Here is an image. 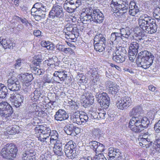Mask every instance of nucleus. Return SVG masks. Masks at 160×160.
<instances>
[{
  "label": "nucleus",
  "instance_id": "nucleus-33",
  "mask_svg": "<svg viewBox=\"0 0 160 160\" xmlns=\"http://www.w3.org/2000/svg\"><path fill=\"white\" fill-rule=\"evenodd\" d=\"M119 33L120 34V38L123 37L127 38H128L131 34L128 28L121 29L120 30V32Z\"/></svg>",
  "mask_w": 160,
  "mask_h": 160
},
{
  "label": "nucleus",
  "instance_id": "nucleus-11",
  "mask_svg": "<svg viewBox=\"0 0 160 160\" xmlns=\"http://www.w3.org/2000/svg\"><path fill=\"white\" fill-rule=\"evenodd\" d=\"M46 10L44 8L37 9L36 8H32L31 9V14L36 21H39L45 17Z\"/></svg>",
  "mask_w": 160,
  "mask_h": 160
},
{
  "label": "nucleus",
  "instance_id": "nucleus-4",
  "mask_svg": "<svg viewBox=\"0 0 160 160\" xmlns=\"http://www.w3.org/2000/svg\"><path fill=\"white\" fill-rule=\"evenodd\" d=\"M87 9V11L89 10V11L83 17V21H86L87 22L93 21L96 23L99 24L103 22L104 16L99 9L92 5Z\"/></svg>",
  "mask_w": 160,
  "mask_h": 160
},
{
  "label": "nucleus",
  "instance_id": "nucleus-43",
  "mask_svg": "<svg viewBox=\"0 0 160 160\" xmlns=\"http://www.w3.org/2000/svg\"><path fill=\"white\" fill-rule=\"evenodd\" d=\"M18 81V80L17 78L14 76L12 77L7 80V86L8 87L11 86L12 84Z\"/></svg>",
  "mask_w": 160,
  "mask_h": 160
},
{
  "label": "nucleus",
  "instance_id": "nucleus-3",
  "mask_svg": "<svg viewBox=\"0 0 160 160\" xmlns=\"http://www.w3.org/2000/svg\"><path fill=\"white\" fill-rule=\"evenodd\" d=\"M149 123V121L147 117L139 115L130 120L129 127L132 131L140 132L147 128Z\"/></svg>",
  "mask_w": 160,
  "mask_h": 160
},
{
  "label": "nucleus",
  "instance_id": "nucleus-61",
  "mask_svg": "<svg viewBox=\"0 0 160 160\" xmlns=\"http://www.w3.org/2000/svg\"><path fill=\"white\" fill-rule=\"evenodd\" d=\"M98 113H96L95 112H92L91 114V118L92 119H98Z\"/></svg>",
  "mask_w": 160,
  "mask_h": 160
},
{
  "label": "nucleus",
  "instance_id": "nucleus-57",
  "mask_svg": "<svg viewBox=\"0 0 160 160\" xmlns=\"http://www.w3.org/2000/svg\"><path fill=\"white\" fill-rule=\"evenodd\" d=\"M98 119H104L105 118L106 113L104 112H100L98 113Z\"/></svg>",
  "mask_w": 160,
  "mask_h": 160
},
{
  "label": "nucleus",
  "instance_id": "nucleus-35",
  "mask_svg": "<svg viewBox=\"0 0 160 160\" xmlns=\"http://www.w3.org/2000/svg\"><path fill=\"white\" fill-rule=\"evenodd\" d=\"M138 51H135V49H129L128 51V54L129 60L133 61L135 59L138 53Z\"/></svg>",
  "mask_w": 160,
  "mask_h": 160
},
{
  "label": "nucleus",
  "instance_id": "nucleus-39",
  "mask_svg": "<svg viewBox=\"0 0 160 160\" xmlns=\"http://www.w3.org/2000/svg\"><path fill=\"white\" fill-rule=\"evenodd\" d=\"M24 100V97L23 96L20 95L19 97L17 100H15L13 102V104L16 108L19 107L21 105Z\"/></svg>",
  "mask_w": 160,
  "mask_h": 160
},
{
  "label": "nucleus",
  "instance_id": "nucleus-55",
  "mask_svg": "<svg viewBox=\"0 0 160 160\" xmlns=\"http://www.w3.org/2000/svg\"><path fill=\"white\" fill-rule=\"evenodd\" d=\"M154 128L155 131L157 132H160V120L158 121L157 123L155 124Z\"/></svg>",
  "mask_w": 160,
  "mask_h": 160
},
{
  "label": "nucleus",
  "instance_id": "nucleus-23",
  "mask_svg": "<svg viewBox=\"0 0 160 160\" xmlns=\"http://www.w3.org/2000/svg\"><path fill=\"white\" fill-rule=\"evenodd\" d=\"M12 110V106L6 102H2L0 103V112L9 111Z\"/></svg>",
  "mask_w": 160,
  "mask_h": 160
},
{
  "label": "nucleus",
  "instance_id": "nucleus-6",
  "mask_svg": "<svg viewBox=\"0 0 160 160\" xmlns=\"http://www.w3.org/2000/svg\"><path fill=\"white\" fill-rule=\"evenodd\" d=\"M17 147L11 143H8L4 146L1 152V156L7 159L15 158L17 154Z\"/></svg>",
  "mask_w": 160,
  "mask_h": 160
},
{
  "label": "nucleus",
  "instance_id": "nucleus-12",
  "mask_svg": "<svg viewBox=\"0 0 160 160\" xmlns=\"http://www.w3.org/2000/svg\"><path fill=\"white\" fill-rule=\"evenodd\" d=\"M153 61L151 59L147 60L144 58L137 56L136 63L139 67H140L144 69H147L152 65Z\"/></svg>",
  "mask_w": 160,
  "mask_h": 160
},
{
  "label": "nucleus",
  "instance_id": "nucleus-26",
  "mask_svg": "<svg viewBox=\"0 0 160 160\" xmlns=\"http://www.w3.org/2000/svg\"><path fill=\"white\" fill-rule=\"evenodd\" d=\"M112 60L118 63H121L125 60V58L121 54H118L116 53H113L112 54Z\"/></svg>",
  "mask_w": 160,
  "mask_h": 160
},
{
  "label": "nucleus",
  "instance_id": "nucleus-49",
  "mask_svg": "<svg viewBox=\"0 0 160 160\" xmlns=\"http://www.w3.org/2000/svg\"><path fill=\"white\" fill-rule=\"evenodd\" d=\"M139 44L137 42H133L131 43L130 48L132 49L136 50L135 51H138L139 49Z\"/></svg>",
  "mask_w": 160,
  "mask_h": 160
},
{
  "label": "nucleus",
  "instance_id": "nucleus-21",
  "mask_svg": "<svg viewBox=\"0 0 160 160\" xmlns=\"http://www.w3.org/2000/svg\"><path fill=\"white\" fill-rule=\"evenodd\" d=\"M62 145L61 143H56L53 148L54 153L58 156H61L63 154L62 151Z\"/></svg>",
  "mask_w": 160,
  "mask_h": 160
},
{
  "label": "nucleus",
  "instance_id": "nucleus-60",
  "mask_svg": "<svg viewBox=\"0 0 160 160\" xmlns=\"http://www.w3.org/2000/svg\"><path fill=\"white\" fill-rule=\"evenodd\" d=\"M91 105V104H89V102H88V101L86 99L83 101V105L86 108L90 106Z\"/></svg>",
  "mask_w": 160,
  "mask_h": 160
},
{
  "label": "nucleus",
  "instance_id": "nucleus-59",
  "mask_svg": "<svg viewBox=\"0 0 160 160\" xmlns=\"http://www.w3.org/2000/svg\"><path fill=\"white\" fill-rule=\"evenodd\" d=\"M44 135L43 133H41V134H39V136L38 137V140L42 142H45Z\"/></svg>",
  "mask_w": 160,
  "mask_h": 160
},
{
  "label": "nucleus",
  "instance_id": "nucleus-64",
  "mask_svg": "<svg viewBox=\"0 0 160 160\" xmlns=\"http://www.w3.org/2000/svg\"><path fill=\"white\" fill-rule=\"evenodd\" d=\"M38 114L39 116L42 117H45L47 115V113L43 111H39L38 113Z\"/></svg>",
  "mask_w": 160,
  "mask_h": 160
},
{
  "label": "nucleus",
  "instance_id": "nucleus-2",
  "mask_svg": "<svg viewBox=\"0 0 160 160\" xmlns=\"http://www.w3.org/2000/svg\"><path fill=\"white\" fill-rule=\"evenodd\" d=\"M138 23L140 28L147 33L153 34L157 31L155 20L147 14L142 15L139 17Z\"/></svg>",
  "mask_w": 160,
  "mask_h": 160
},
{
  "label": "nucleus",
  "instance_id": "nucleus-50",
  "mask_svg": "<svg viewBox=\"0 0 160 160\" xmlns=\"http://www.w3.org/2000/svg\"><path fill=\"white\" fill-rule=\"evenodd\" d=\"M46 62L47 63L48 65L51 68H54L55 67V62L52 58H49L46 61Z\"/></svg>",
  "mask_w": 160,
  "mask_h": 160
},
{
  "label": "nucleus",
  "instance_id": "nucleus-15",
  "mask_svg": "<svg viewBox=\"0 0 160 160\" xmlns=\"http://www.w3.org/2000/svg\"><path fill=\"white\" fill-rule=\"evenodd\" d=\"M128 8L129 9L128 13L132 16H135L140 11L138 4L136 3L134 1H130Z\"/></svg>",
  "mask_w": 160,
  "mask_h": 160
},
{
  "label": "nucleus",
  "instance_id": "nucleus-1",
  "mask_svg": "<svg viewBox=\"0 0 160 160\" xmlns=\"http://www.w3.org/2000/svg\"><path fill=\"white\" fill-rule=\"evenodd\" d=\"M107 84L109 88L108 90V93L113 96V99L116 101L117 107L121 110H126L131 104L132 101L131 98L127 96L120 97L117 94L119 86L114 85L113 82L110 81L108 82Z\"/></svg>",
  "mask_w": 160,
  "mask_h": 160
},
{
  "label": "nucleus",
  "instance_id": "nucleus-62",
  "mask_svg": "<svg viewBox=\"0 0 160 160\" xmlns=\"http://www.w3.org/2000/svg\"><path fill=\"white\" fill-rule=\"evenodd\" d=\"M7 40L5 39H3L2 37H0V43L1 45H2L3 47V46L5 45V43H7Z\"/></svg>",
  "mask_w": 160,
  "mask_h": 160
},
{
  "label": "nucleus",
  "instance_id": "nucleus-45",
  "mask_svg": "<svg viewBox=\"0 0 160 160\" xmlns=\"http://www.w3.org/2000/svg\"><path fill=\"white\" fill-rule=\"evenodd\" d=\"M93 135L96 137H99L102 133V132L98 128H94L92 131Z\"/></svg>",
  "mask_w": 160,
  "mask_h": 160
},
{
  "label": "nucleus",
  "instance_id": "nucleus-41",
  "mask_svg": "<svg viewBox=\"0 0 160 160\" xmlns=\"http://www.w3.org/2000/svg\"><path fill=\"white\" fill-rule=\"evenodd\" d=\"M51 135V138L49 139L51 143L53 142V141H56L58 139V133L56 131L52 130Z\"/></svg>",
  "mask_w": 160,
  "mask_h": 160
},
{
  "label": "nucleus",
  "instance_id": "nucleus-48",
  "mask_svg": "<svg viewBox=\"0 0 160 160\" xmlns=\"http://www.w3.org/2000/svg\"><path fill=\"white\" fill-rule=\"evenodd\" d=\"M85 99L88 101L89 104L92 105L94 102V98L92 95H90L89 93L86 94V95L85 96Z\"/></svg>",
  "mask_w": 160,
  "mask_h": 160
},
{
  "label": "nucleus",
  "instance_id": "nucleus-31",
  "mask_svg": "<svg viewBox=\"0 0 160 160\" xmlns=\"http://www.w3.org/2000/svg\"><path fill=\"white\" fill-rule=\"evenodd\" d=\"M120 34L119 32H114L112 33L110 37V40L112 42H118L119 41L122 39V38L120 37Z\"/></svg>",
  "mask_w": 160,
  "mask_h": 160
},
{
  "label": "nucleus",
  "instance_id": "nucleus-58",
  "mask_svg": "<svg viewBox=\"0 0 160 160\" xmlns=\"http://www.w3.org/2000/svg\"><path fill=\"white\" fill-rule=\"evenodd\" d=\"M138 35L139 38H138V40L141 41L142 40L144 39V38L146 37L144 33L139 32Z\"/></svg>",
  "mask_w": 160,
  "mask_h": 160
},
{
  "label": "nucleus",
  "instance_id": "nucleus-56",
  "mask_svg": "<svg viewBox=\"0 0 160 160\" xmlns=\"http://www.w3.org/2000/svg\"><path fill=\"white\" fill-rule=\"evenodd\" d=\"M73 6H75L76 8L78 7L82 4L81 0H73Z\"/></svg>",
  "mask_w": 160,
  "mask_h": 160
},
{
  "label": "nucleus",
  "instance_id": "nucleus-42",
  "mask_svg": "<svg viewBox=\"0 0 160 160\" xmlns=\"http://www.w3.org/2000/svg\"><path fill=\"white\" fill-rule=\"evenodd\" d=\"M153 16L158 21H160V7H157L154 9Z\"/></svg>",
  "mask_w": 160,
  "mask_h": 160
},
{
  "label": "nucleus",
  "instance_id": "nucleus-22",
  "mask_svg": "<svg viewBox=\"0 0 160 160\" xmlns=\"http://www.w3.org/2000/svg\"><path fill=\"white\" fill-rule=\"evenodd\" d=\"M19 127L16 125H14L7 128V132L9 134H15L19 132Z\"/></svg>",
  "mask_w": 160,
  "mask_h": 160
},
{
  "label": "nucleus",
  "instance_id": "nucleus-19",
  "mask_svg": "<svg viewBox=\"0 0 160 160\" xmlns=\"http://www.w3.org/2000/svg\"><path fill=\"white\" fill-rule=\"evenodd\" d=\"M21 77L22 80L24 83H26V85H29L30 84L29 82H31L33 78L32 74L28 73L22 74Z\"/></svg>",
  "mask_w": 160,
  "mask_h": 160
},
{
  "label": "nucleus",
  "instance_id": "nucleus-13",
  "mask_svg": "<svg viewBox=\"0 0 160 160\" xmlns=\"http://www.w3.org/2000/svg\"><path fill=\"white\" fill-rule=\"evenodd\" d=\"M121 153L120 150L116 148H110L109 149V160H121Z\"/></svg>",
  "mask_w": 160,
  "mask_h": 160
},
{
  "label": "nucleus",
  "instance_id": "nucleus-53",
  "mask_svg": "<svg viewBox=\"0 0 160 160\" xmlns=\"http://www.w3.org/2000/svg\"><path fill=\"white\" fill-rule=\"evenodd\" d=\"M22 62H21V59H18L16 62V63L14 64V68L17 69L20 67L22 64Z\"/></svg>",
  "mask_w": 160,
  "mask_h": 160
},
{
  "label": "nucleus",
  "instance_id": "nucleus-24",
  "mask_svg": "<svg viewBox=\"0 0 160 160\" xmlns=\"http://www.w3.org/2000/svg\"><path fill=\"white\" fill-rule=\"evenodd\" d=\"M142 112V109L141 107L138 105L135 106L129 112V115L131 116H136Z\"/></svg>",
  "mask_w": 160,
  "mask_h": 160
},
{
  "label": "nucleus",
  "instance_id": "nucleus-36",
  "mask_svg": "<svg viewBox=\"0 0 160 160\" xmlns=\"http://www.w3.org/2000/svg\"><path fill=\"white\" fill-rule=\"evenodd\" d=\"M8 88L11 91H16L20 90L21 88V86L18 81L12 84L11 86L8 87Z\"/></svg>",
  "mask_w": 160,
  "mask_h": 160
},
{
  "label": "nucleus",
  "instance_id": "nucleus-28",
  "mask_svg": "<svg viewBox=\"0 0 160 160\" xmlns=\"http://www.w3.org/2000/svg\"><path fill=\"white\" fill-rule=\"evenodd\" d=\"M53 76L56 77H58L61 81H64L67 77V75L64 71H55L53 74Z\"/></svg>",
  "mask_w": 160,
  "mask_h": 160
},
{
  "label": "nucleus",
  "instance_id": "nucleus-52",
  "mask_svg": "<svg viewBox=\"0 0 160 160\" xmlns=\"http://www.w3.org/2000/svg\"><path fill=\"white\" fill-rule=\"evenodd\" d=\"M72 32L76 34V36H78V34L79 32V30L77 28L76 24H73V26H72Z\"/></svg>",
  "mask_w": 160,
  "mask_h": 160
},
{
  "label": "nucleus",
  "instance_id": "nucleus-63",
  "mask_svg": "<svg viewBox=\"0 0 160 160\" xmlns=\"http://www.w3.org/2000/svg\"><path fill=\"white\" fill-rule=\"evenodd\" d=\"M46 48L48 50H53L54 48V46L53 44L49 43L48 46H46Z\"/></svg>",
  "mask_w": 160,
  "mask_h": 160
},
{
  "label": "nucleus",
  "instance_id": "nucleus-20",
  "mask_svg": "<svg viewBox=\"0 0 160 160\" xmlns=\"http://www.w3.org/2000/svg\"><path fill=\"white\" fill-rule=\"evenodd\" d=\"M106 36L104 34L101 33H97L94 39V42L95 43H106Z\"/></svg>",
  "mask_w": 160,
  "mask_h": 160
},
{
  "label": "nucleus",
  "instance_id": "nucleus-46",
  "mask_svg": "<svg viewBox=\"0 0 160 160\" xmlns=\"http://www.w3.org/2000/svg\"><path fill=\"white\" fill-rule=\"evenodd\" d=\"M41 131L40 133H42L43 134H50L52 132L51 130L48 127H45L43 126H41Z\"/></svg>",
  "mask_w": 160,
  "mask_h": 160
},
{
  "label": "nucleus",
  "instance_id": "nucleus-37",
  "mask_svg": "<svg viewBox=\"0 0 160 160\" xmlns=\"http://www.w3.org/2000/svg\"><path fill=\"white\" fill-rule=\"evenodd\" d=\"M9 111H6V112H0V116L4 120H6L13 112V110H9Z\"/></svg>",
  "mask_w": 160,
  "mask_h": 160
},
{
  "label": "nucleus",
  "instance_id": "nucleus-10",
  "mask_svg": "<svg viewBox=\"0 0 160 160\" xmlns=\"http://www.w3.org/2000/svg\"><path fill=\"white\" fill-rule=\"evenodd\" d=\"M97 96L98 98H97L98 101L101 107L105 109L107 108L110 103V98L107 94L105 92H102L99 95V96L98 95Z\"/></svg>",
  "mask_w": 160,
  "mask_h": 160
},
{
  "label": "nucleus",
  "instance_id": "nucleus-44",
  "mask_svg": "<svg viewBox=\"0 0 160 160\" xmlns=\"http://www.w3.org/2000/svg\"><path fill=\"white\" fill-rule=\"evenodd\" d=\"M60 50L64 52L67 55H72L74 53V52L73 50L71 48H64L63 49L62 48H61Z\"/></svg>",
  "mask_w": 160,
  "mask_h": 160
},
{
  "label": "nucleus",
  "instance_id": "nucleus-38",
  "mask_svg": "<svg viewBox=\"0 0 160 160\" xmlns=\"http://www.w3.org/2000/svg\"><path fill=\"white\" fill-rule=\"evenodd\" d=\"M47 8V4L44 2H38L36 3L32 8H36L37 9H42V8L46 9Z\"/></svg>",
  "mask_w": 160,
  "mask_h": 160
},
{
  "label": "nucleus",
  "instance_id": "nucleus-29",
  "mask_svg": "<svg viewBox=\"0 0 160 160\" xmlns=\"http://www.w3.org/2000/svg\"><path fill=\"white\" fill-rule=\"evenodd\" d=\"M94 49L97 51L102 52L105 50L106 43L94 42Z\"/></svg>",
  "mask_w": 160,
  "mask_h": 160
},
{
  "label": "nucleus",
  "instance_id": "nucleus-5",
  "mask_svg": "<svg viewBox=\"0 0 160 160\" xmlns=\"http://www.w3.org/2000/svg\"><path fill=\"white\" fill-rule=\"evenodd\" d=\"M111 4L112 10L114 13L118 12L122 13V15L127 14L128 3L127 0H112Z\"/></svg>",
  "mask_w": 160,
  "mask_h": 160
},
{
  "label": "nucleus",
  "instance_id": "nucleus-9",
  "mask_svg": "<svg viewBox=\"0 0 160 160\" xmlns=\"http://www.w3.org/2000/svg\"><path fill=\"white\" fill-rule=\"evenodd\" d=\"M64 16L62 8L59 5L53 6L48 15L49 19L54 20L56 18H62Z\"/></svg>",
  "mask_w": 160,
  "mask_h": 160
},
{
  "label": "nucleus",
  "instance_id": "nucleus-7",
  "mask_svg": "<svg viewBox=\"0 0 160 160\" xmlns=\"http://www.w3.org/2000/svg\"><path fill=\"white\" fill-rule=\"evenodd\" d=\"M90 148L94 150L98 155L94 157L95 160H107L102 154L101 153L104 150V146L102 144L95 141H92L89 143Z\"/></svg>",
  "mask_w": 160,
  "mask_h": 160
},
{
  "label": "nucleus",
  "instance_id": "nucleus-32",
  "mask_svg": "<svg viewBox=\"0 0 160 160\" xmlns=\"http://www.w3.org/2000/svg\"><path fill=\"white\" fill-rule=\"evenodd\" d=\"M80 118V114L79 113H74L73 115L71 117V120L73 123L79 125L82 124Z\"/></svg>",
  "mask_w": 160,
  "mask_h": 160
},
{
  "label": "nucleus",
  "instance_id": "nucleus-17",
  "mask_svg": "<svg viewBox=\"0 0 160 160\" xmlns=\"http://www.w3.org/2000/svg\"><path fill=\"white\" fill-rule=\"evenodd\" d=\"M138 56L147 60L150 59L151 60L153 61L154 58L153 54L150 52H148L147 50L141 51L138 53Z\"/></svg>",
  "mask_w": 160,
  "mask_h": 160
},
{
  "label": "nucleus",
  "instance_id": "nucleus-54",
  "mask_svg": "<svg viewBox=\"0 0 160 160\" xmlns=\"http://www.w3.org/2000/svg\"><path fill=\"white\" fill-rule=\"evenodd\" d=\"M77 8L73 6L68 7L67 8V11L70 13L72 12L75 11Z\"/></svg>",
  "mask_w": 160,
  "mask_h": 160
},
{
  "label": "nucleus",
  "instance_id": "nucleus-27",
  "mask_svg": "<svg viewBox=\"0 0 160 160\" xmlns=\"http://www.w3.org/2000/svg\"><path fill=\"white\" fill-rule=\"evenodd\" d=\"M32 72L36 75H40L43 73L44 71L43 70L39 68V67L36 65H30Z\"/></svg>",
  "mask_w": 160,
  "mask_h": 160
},
{
  "label": "nucleus",
  "instance_id": "nucleus-30",
  "mask_svg": "<svg viewBox=\"0 0 160 160\" xmlns=\"http://www.w3.org/2000/svg\"><path fill=\"white\" fill-rule=\"evenodd\" d=\"M8 94L7 87L2 84H0V98H4Z\"/></svg>",
  "mask_w": 160,
  "mask_h": 160
},
{
  "label": "nucleus",
  "instance_id": "nucleus-14",
  "mask_svg": "<svg viewBox=\"0 0 160 160\" xmlns=\"http://www.w3.org/2000/svg\"><path fill=\"white\" fill-rule=\"evenodd\" d=\"M54 117L57 121H62L67 119L68 115L64 110L59 109L56 112Z\"/></svg>",
  "mask_w": 160,
  "mask_h": 160
},
{
  "label": "nucleus",
  "instance_id": "nucleus-16",
  "mask_svg": "<svg viewBox=\"0 0 160 160\" xmlns=\"http://www.w3.org/2000/svg\"><path fill=\"white\" fill-rule=\"evenodd\" d=\"M22 159L23 160H35L33 151L28 149L24 151L22 154Z\"/></svg>",
  "mask_w": 160,
  "mask_h": 160
},
{
  "label": "nucleus",
  "instance_id": "nucleus-18",
  "mask_svg": "<svg viewBox=\"0 0 160 160\" xmlns=\"http://www.w3.org/2000/svg\"><path fill=\"white\" fill-rule=\"evenodd\" d=\"M75 128L72 124H67L64 128V132L72 136L75 135Z\"/></svg>",
  "mask_w": 160,
  "mask_h": 160
},
{
  "label": "nucleus",
  "instance_id": "nucleus-34",
  "mask_svg": "<svg viewBox=\"0 0 160 160\" xmlns=\"http://www.w3.org/2000/svg\"><path fill=\"white\" fill-rule=\"evenodd\" d=\"M42 92V91L40 90L39 89L36 90L32 95L33 97L31 98L33 102L37 101L41 96Z\"/></svg>",
  "mask_w": 160,
  "mask_h": 160
},
{
  "label": "nucleus",
  "instance_id": "nucleus-51",
  "mask_svg": "<svg viewBox=\"0 0 160 160\" xmlns=\"http://www.w3.org/2000/svg\"><path fill=\"white\" fill-rule=\"evenodd\" d=\"M72 26H73V24L67 23L65 26L63 31H67L72 32Z\"/></svg>",
  "mask_w": 160,
  "mask_h": 160
},
{
  "label": "nucleus",
  "instance_id": "nucleus-25",
  "mask_svg": "<svg viewBox=\"0 0 160 160\" xmlns=\"http://www.w3.org/2000/svg\"><path fill=\"white\" fill-rule=\"evenodd\" d=\"M104 87L100 84H96L94 85L93 88L92 89V90L96 94V97L97 98H98V95L99 96V95L101 94L103 90H104Z\"/></svg>",
  "mask_w": 160,
  "mask_h": 160
},
{
  "label": "nucleus",
  "instance_id": "nucleus-47",
  "mask_svg": "<svg viewBox=\"0 0 160 160\" xmlns=\"http://www.w3.org/2000/svg\"><path fill=\"white\" fill-rule=\"evenodd\" d=\"M16 18L17 21H21L27 27L28 26V24H30V23L28 22V20L25 18H22L17 16H16Z\"/></svg>",
  "mask_w": 160,
  "mask_h": 160
},
{
  "label": "nucleus",
  "instance_id": "nucleus-40",
  "mask_svg": "<svg viewBox=\"0 0 160 160\" xmlns=\"http://www.w3.org/2000/svg\"><path fill=\"white\" fill-rule=\"evenodd\" d=\"M41 55H38L35 57V59L32 62L31 65H36V66L39 67L42 62Z\"/></svg>",
  "mask_w": 160,
  "mask_h": 160
},
{
  "label": "nucleus",
  "instance_id": "nucleus-8",
  "mask_svg": "<svg viewBox=\"0 0 160 160\" xmlns=\"http://www.w3.org/2000/svg\"><path fill=\"white\" fill-rule=\"evenodd\" d=\"M76 143L73 141H69L64 146V152L65 155L69 159H73L78 154Z\"/></svg>",
  "mask_w": 160,
  "mask_h": 160
}]
</instances>
